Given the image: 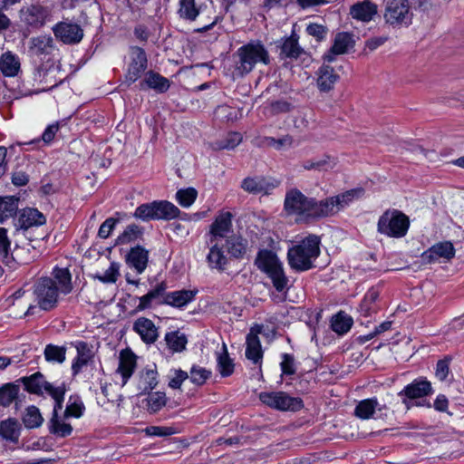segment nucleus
<instances>
[{
    "mask_svg": "<svg viewBox=\"0 0 464 464\" xmlns=\"http://www.w3.org/2000/svg\"><path fill=\"white\" fill-rule=\"evenodd\" d=\"M83 406L81 403H71L64 411L65 417H80L82 414Z\"/></svg>",
    "mask_w": 464,
    "mask_h": 464,
    "instance_id": "nucleus-63",
    "label": "nucleus"
},
{
    "mask_svg": "<svg viewBox=\"0 0 464 464\" xmlns=\"http://www.w3.org/2000/svg\"><path fill=\"white\" fill-rule=\"evenodd\" d=\"M157 377L155 365L142 369L139 373V389L142 392L153 390L158 384Z\"/></svg>",
    "mask_w": 464,
    "mask_h": 464,
    "instance_id": "nucleus-24",
    "label": "nucleus"
},
{
    "mask_svg": "<svg viewBox=\"0 0 464 464\" xmlns=\"http://www.w3.org/2000/svg\"><path fill=\"white\" fill-rule=\"evenodd\" d=\"M233 79L244 77L253 71L254 67L262 63L269 64L270 56L265 46L259 42L248 43L237 50L233 54Z\"/></svg>",
    "mask_w": 464,
    "mask_h": 464,
    "instance_id": "nucleus-3",
    "label": "nucleus"
},
{
    "mask_svg": "<svg viewBox=\"0 0 464 464\" xmlns=\"http://www.w3.org/2000/svg\"><path fill=\"white\" fill-rule=\"evenodd\" d=\"M302 51L303 50L299 46L297 39L295 35H292L284 42L280 54L285 57L297 58L301 54Z\"/></svg>",
    "mask_w": 464,
    "mask_h": 464,
    "instance_id": "nucleus-40",
    "label": "nucleus"
},
{
    "mask_svg": "<svg viewBox=\"0 0 464 464\" xmlns=\"http://www.w3.org/2000/svg\"><path fill=\"white\" fill-rule=\"evenodd\" d=\"M433 255L436 256L450 259L454 256L453 245L450 242L437 244L430 249V256H432Z\"/></svg>",
    "mask_w": 464,
    "mask_h": 464,
    "instance_id": "nucleus-45",
    "label": "nucleus"
},
{
    "mask_svg": "<svg viewBox=\"0 0 464 464\" xmlns=\"http://www.w3.org/2000/svg\"><path fill=\"white\" fill-rule=\"evenodd\" d=\"M147 67V57L142 49L134 47L131 50V63H130L126 79L134 82L139 79Z\"/></svg>",
    "mask_w": 464,
    "mask_h": 464,
    "instance_id": "nucleus-15",
    "label": "nucleus"
},
{
    "mask_svg": "<svg viewBox=\"0 0 464 464\" xmlns=\"http://www.w3.org/2000/svg\"><path fill=\"white\" fill-rule=\"evenodd\" d=\"M339 76L334 68L323 65L318 72L317 85L321 91L328 92L333 89Z\"/></svg>",
    "mask_w": 464,
    "mask_h": 464,
    "instance_id": "nucleus-23",
    "label": "nucleus"
},
{
    "mask_svg": "<svg viewBox=\"0 0 464 464\" xmlns=\"http://www.w3.org/2000/svg\"><path fill=\"white\" fill-rule=\"evenodd\" d=\"M18 208L17 199L14 198H0V221L13 217Z\"/></svg>",
    "mask_w": 464,
    "mask_h": 464,
    "instance_id": "nucleus-39",
    "label": "nucleus"
},
{
    "mask_svg": "<svg viewBox=\"0 0 464 464\" xmlns=\"http://www.w3.org/2000/svg\"><path fill=\"white\" fill-rule=\"evenodd\" d=\"M23 383L29 392L35 394H43L45 384H50L44 381L43 374L40 372H36L30 377H24Z\"/></svg>",
    "mask_w": 464,
    "mask_h": 464,
    "instance_id": "nucleus-33",
    "label": "nucleus"
},
{
    "mask_svg": "<svg viewBox=\"0 0 464 464\" xmlns=\"http://www.w3.org/2000/svg\"><path fill=\"white\" fill-rule=\"evenodd\" d=\"M241 188L248 193L266 194L274 188V185L263 177H248L242 181Z\"/></svg>",
    "mask_w": 464,
    "mask_h": 464,
    "instance_id": "nucleus-19",
    "label": "nucleus"
},
{
    "mask_svg": "<svg viewBox=\"0 0 464 464\" xmlns=\"http://www.w3.org/2000/svg\"><path fill=\"white\" fill-rule=\"evenodd\" d=\"M165 339L169 347L174 352H180L185 349L187 339L184 334L172 332L167 334Z\"/></svg>",
    "mask_w": 464,
    "mask_h": 464,
    "instance_id": "nucleus-44",
    "label": "nucleus"
},
{
    "mask_svg": "<svg viewBox=\"0 0 464 464\" xmlns=\"http://www.w3.org/2000/svg\"><path fill=\"white\" fill-rule=\"evenodd\" d=\"M44 392H46L50 396H52L55 401V405L53 409V413L58 414V410H61L63 407V401L64 395V389L63 387H53L52 384H45Z\"/></svg>",
    "mask_w": 464,
    "mask_h": 464,
    "instance_id": "nucleus-48",
    "label": "nucleus"
},
{
    "mask_svg": "<svg viewBox=\"0 0 464 464\" xmlns=\"http://www.w3.org/2000/svg\"><path fill=\"white\" fill-rule=\"evenodd\" d=\"M285 208L288 215L295 216L297 222L306 221L308 218H324L323 200L317 201L307 198L297 189L287 192Z\"/></svg>",
    "mask_w": 464,
    "mask_h": 464,
    "instance_id": "nucleus-4",
    "label": "nucleus"
},
{
    "mask_svg": "<svg viewBox=\"0 0 464 464\" xmlns=\"http://www.w3.org/2000/svg\"><path fill=\"white\" fill-rule=\"evenodd\" d=\"M362 192L361 189H352L324 199V218L336 215L339 211L349 206L356 198H359Z\"/></svg>",
    "mask_w": 464,
    "mask_h": 464,
    "instance_id": "nucleus-10",
    "label": "nucleus"
},
{
    "mask_svg": "<svg viewBox=\"0 0 464 464\" xmlns=\"http://www.w3.org/2000/svg\"><path fill=\"white\" fill-rule=\"evenodd\" d=\"M116 224V220L113 218L106 219L102 226L100 227L98 235L102 238H107L111 232L112 231L114 226Z\"/></svg>",
    "mask_w": 464,
    "mask_h": 464,
    "instance_id": "nucleus-58",
    "label": "nucleus"
},
{
    "mask_svg": "<svg viewBox=\"0 0 464 464\" xmlns=\"http://www.w3.org/2000/svg\"><path fill=\"white\" fill-rule=\"evenodd\" d=\"M292 144V139L288 136H285L282 139L276 140L275 138L267 139V145L276 148V150H280L283 147H290Z\"/></svg>",
    "mask_w": 464,
    "mask_h": 464,
    "instance_id": "nucleus-60",
    "label": "nucleus"
},
{
    "mask_svg": "<svg viewBox=\"0 0 464 464\" xmlns=\"http://www.w3.org/2000/svg\"><path fill=\"white\" fill-rule=\"evenodd\" d=\"M197 195V190L189 188L179 190L176 198L180 206L188 208L196 200Z\"/></svg>",
    "mask_w": 464,
    "mask_h": 464,
    "instance_id": "nucleus-47",
    "label": "nucleus"
},
{
    "mask_svg": "<svg viewBox=\"0 0 464 464\" xmlns=\"http://www.w3.org/2000/svg\"><path fill=\"white\" fill-rule=\"evenodd\" d=\"M140 88H144L145 85L149 88H152L160 92H166L169 87V82L158 72H149L146 73L145 78L140 82Z\"/></svg>",
    "mask_w": 464,
    "mask_h": 464,
    "instance_id": "nucleus-26",
    "label": "nucleus"
},
{
    "mask_svg": "<svg viewBox=\"0 0 464 464\" xmlns=\"http://www.w3.org/2000/svg\"><path fill=\"white\" fill-rule=\"evenodd\" d=\"M242 140V137L239 133H230L227 140H222L220 142H217L215 149L217 150H224V149H234L237 146Z\"/></svg>",
    "mask_w": 464,
    "mask_h": 464,
    "instance_id": "nucleus-52",
    "label": "nucleus"
},
{
    "mask_svg": "<svg viewBox=\"0 0 464 464\" xmlns=\"http://www.w3.org/2000/svg\"><path fill=\"white\" fill-rule=\"evenodd\" d=\"M209 375L210 372L201 367L194 366L190 371V379L198 385L203 384L207 379H208Z\"/></svg>",
    "mask_w": 464,
    "mask_h": 464,
    "instance_id": "nucleus-56",
    "label": "nucleus"
},
{
    "mask_svg": "<svg viewBox=\"0 0 464 464\" xmlns=\"http://www.w3.org/2000/svg\"><path fill=\"white\" fill-rule=\"evenodd\" d=\"M259 399L264 404L280 411H297L303 406L300 399L290 397L283 392H261Z\"/></svg>",
    "mask_w": 464,
    "mask_h": 464,
    "instance_id": "nucleus-9",
    "label": "nucleus"
},
{
    "mask_svg": "<svg viewBox=\"0 0 464 464\" xmlns=\"http://www.w3.org/2000/svg\"><path fill=\"white\" fill-rule=\"evenodd\" d=\"M320 239L310 235L298 245L288 250L287 257L290 266L296 271H305L313 266V262L320 254Z\"/></svg>",
    "mask_w": 464,
    "mask_h": 464,
    "instance_id": "nucleus-5",
    "label": "nucleus"
},
{
    "mask_svg": "<svg viewBox=\"0 0 464 464\" xmlns=\"http://www.w3.org/2000/svg\"><path fill=\"white\" fill-rule=\"evenodd\" d=\"M77 356L72 362V371L73 375L78 374L82 369L93 362L95 351L93 345L85 342H76L74 344Z\"/></svg>",
    "mask_w": 464,
    "mask_h": 464,
    "instance_id": "nucleus-13",
    "label": "nucleus"
},
{
    "mask_svg": "<svg viewBox=\"0 0 464 464\" xmlns=\"http://www.w3.org/2000/svg\"><path fill=\"white\" fill-rule=\"evenodd\" d=\"M261 332V327L253 328L246 336V356L255 363L258 362L263 357L260 340L257 334Z\"/></svg>",
    "mask_w": 464,
    "mask_h": 464,
    "instance_id": "nucleus-18",
    "label": "nucleus"
},
{
    "mask_svg": "<svg viewBox=\"0 0 464 464\" xmlns=\"http://www.w3.org/2000/svg\"><path fill=\"white\" fill-rule=\"evenodd\" d=\"M20 69V62L11 52L3 53L0 57V71L5 76H14Z\"/></svg>",
    "mask_w": 464,
    "mask_h": 464,
    "instance_id": "nucleus-25",
    "label": "nucleus"
},
{
    "mask_svg": "<svg viewBox=\"0 0 464 464\" xmlns=\"http://www.w3.org/2000/svg\"><path fill=\"white\" fill-rule=\"evenodd\" d=\"M449 374V362L448 360H440L437 363L436 376L440 381H444Z\"/></svg>",
    "mask_w": 464,
    "mask_h": 464,
    "instance_id": "nucleus-61",
    "label": "nucleus"
},
{
    "mask_svg": "<svg viewBox=\"0 0 464 464\" xmlns=\"http://www.w3.org/2000/svg\"><path fill=\"white\" fill-rule=\"evenodd\" d=\"M306 32L319 42L325 38L328 29L323 24H310L306 27Z\"/></svg>",
    "mask_w": 464,
    "mask_h": 464,
    "instance_id": "nucleus-55",
    "label": "nucleus"
},
{
    "mask_svg": "<svg viewBox=\"0 0 464 464\" xmlns=\"http://www.w3.org/2000/svg\"><path fill=\"white\" fill-rule=\"evenodd\" d=\"M282 372L285 374H294V358L289 354H284L283 361L281 362Z\"/></svg>",
    "mask_w": 464,
    "mask_h": 464,
    "instance_id": "nucleus-62",
    "label": "nucleus"
},
{
    "mask_svg": "<svg viewBox=\"0 0 464 464\" xmlns=\"http://www.w3.org/2000/svg\"><path fill=\"white\" fill-rule=\"evenodd\" d=\"M119 276V265L112 262L102 276H98V278L103 283H115Z\"/></svg>",
    "mask_w": 464,
    "mask_h": 464,
    "instance_id": "nucleus-53",
    "label": "nucleus"
},
{
    "mask_svg": "<svg viewBox=\"0 0 464 464\" xmlns=\"http://www.w3.org/2000/svg\"><path fill=\"white\" fill-rule=\"evenodd\" d=\"M59 130H60L59 123L58 122L53 123V124L49 125L44 130V131L40 139L33 140L31 143L43 141L44 144L48 145L53 140V139H54L55 135L57 134V132L59 131Z\"/></svg>",
    "mask_w": 464,
    "mask_h": 464,
    "instance_id": "nucleus-54",
    "label": "nucleus"
},
{
    "mask_svg": "<svg viewBox=\"0 0 464 464\" xmlns=\"http://www.w3.org/2000/svg\"><path fill=\"white\" fill-rule=\"evenodd\" d=\"M410 225L409 218L401 211L392 210L383 213L378 221V231L389 237H403Z\"/></svg>",
    "mask_w": 464,
    "mask_h": 464,
    "instance_id": "nucleus-7",
    "label": "nucleus"
},
{
    "mask_svg": "<svg viewBox=\"0 0 464 464\" xmlns=\"http://www.w3.org/2000/svg\"><path fill=\"white\" fill-rule=\"evenodd\" d=\"M46 221L45 217L35 208H28L24 210L22 215V222L24 227L41 226Z\"/></svg>",
    "mask_w": 464,
    "mask_h": 464,
    "instance_id": "nucleus-37",
    "label": "nucleus"
},
{
    "mask_svg": "<svg viewBox=\"0 0 464 464\" xmlns=\"http://www.w3.org/2000/svg\"><path fill=\"white\" fill-rule=\"evenodd\" d=\"M72 290V275L68 268L55 267L49 276L38 278L34 285V295L37 304H29L24 315H34L37 309L50 311L54 309L61 295Z\"/></svg>",
    "mask_w": 464,
    "mask_h": 464,
    "instance_id": "nucleus-2",
    "label": "nucleus"
},
{
    "mask_svg": "<svg viewBox=\"0 0 464 464\" xmlns=\"http://www.w3.org/2000/svg\"><path fill=\"white\" fill-rule=\"evenodd\" d=\"M431 392V384L428 381H414L411 384L407 385L399 395L406 396L408 399H418L422 398Z\"/></svg>",
    "mask_w": 464,
    "mask_h": 464,
    "instance_id": "nucleus-21",
    "label": "nucleus"
},
{
    "mask_svg": "<svg viewBox=\"0 0 464 464\" xmlns=\"http://www.w3.org/2000/svg\"><path fill=\"white\" fill-rule=\"evenodd\" d=\"M354 45L353 35L348 33H339L334 38V44L330 51L324 55V60L331 63L335 59V55L345 53Z\"/></svg>",
    "mask_w": 464,
    "mask_h": 464,
    "instance_id": "nucleus-16",
    "label": "nucleus"
},
{
    "mask_svg": "<svg viewBox=\"0 0 464 464\" xmlns=\"http://www.w3.org/2000/svg\"><path fill=\"white\" fill-rule=\"evenodd\" d=\"M388 40L387 36H377L370 38L365 43V48L369 49L371 52L374 51L378 47L382 46Z\"/></svg>",
    "mask_w": 464,
    "mask_h": 464,
    "instance_id": "nucleus-64",
    "label": "nucleus"
},
{
    "mask_svg": "<svg viewBox=\"0 0 464 464\" xmlns=\"http://www.w3.org/2000/svg\"><path fill=\"white\" fill-rule=\"evenodd\" d=\"M378 406L376 399H367L360 401L355 408L354 413L360 419H369L374 413Z\"/></svg>",
    "mask_w": 464,
    "mask_h": 464,
    "instance_id": "nucleus-36",
    "label": "nucleus"
},
{
    "mask_svg": "<svg viewBox=\"0 0 464 464\" xmlns=\"http://www.w3.org/2000/svg\"><path fill=\"white\" fill-rule=\"evenodd\" d=\"M19 386L7 383L0 388V405L4 407L9 406L17 397Z\"/></svg>",
    "mask_w": 464,
    "mask_h": 464,
    "instance_id": "nucleus-38",
    "label": "nucleus"
},
{
    "mask_svg": "<svg viewBox=\"0 0 464 464\" xmlns=\"http://www.w3.org/2000/svg\"><path fill=\"white\" fill-rule=\"evenodd\" d=\"M49 429L51 433L59 437L69 436L72 431V427L71 424L66 423L62 419H60L58 414H56V411L53 414V417L50 420Z\"/></svg>",
    "mask_w": 464,
    "mask_h": 464,
    "instance_id": "nucleus-35",
    "label": "nucleus"
},
{
    "mask_svg": "<svg viewBox=\"0 0 464 464\" xmlns=\"http://www.w3.org/2000/svg\"><path fill=\"white\" fill-rule=\"evenodd\" d=\"M335 165V159L329 155H324L321 159L306 160L301 163V166L305 170L314 169L317 171H326L328 169H332Z\"/></svg>",
    "mask_w": 464,
    "mask_h": 464,
    "instance_id": "nucleus-28",
    "label": "nucleus"
},
{
    "mask_svg": "<svg viewBox=\"0 0 464 464\" xmlns=\"http://www.w3.org/2000/svg\"><path fill=\"white\" fill-rule=\"evenodd\" d=\"M21 21L31 27L40 28L44 25L49 15L47 7L40 4H31L19 11Z\"/></svg>",
    "mask_w": 464,
    "mask_h": 464,
    "instance_id": "nucleus-11",
    "label": "nucleus"
},
{
    "mask_svg": "<svg viewBox=\"0 0 464 464\" xmlns=\"http://www.w3.org/2000/svg\"><path fill=\"white\" fill-rule=\"evenodd\" d=\"M188 378V374L187 372L181 370L175 371V376L170 379L169 385L173 389L179 388L181 383Z\"/></svg>",
    "mask_w": 464,
    "mask_h": 464,
    "instance_id": "nucleus-59",
    "label": "nucleus"
},
{
    "mask_svg": "<svg viewBox=\"0 0 464 464\" xmlns=\"http://www.w3.org/2000/svg\"><path fill=\"white\" fill-rule=\"evenodd\" d=\"M409 0H389L386 5L384 19L393 26H408L412 20Z\"/></svg>",
    "mask_w": 464,
    "mask_h": 464,
    "instance_id": "nucleus-8",
    "label": "nucleus"
},
{
    "mask_svg": "<svg viewBox=\"0 0 464 464\" xmlns=\"http://www.w3.org/2000/svg\"><path fill=\"white\" fill-rule=\"evenodd\" d=\"M166 404V397L164 393L153 392L149 394L147 399L148 411L151 413L159 411Z\"/></svg>",
    "mask_w": 464,
    "mask_h": 464,
    "instance_id": "nucleus-46",
    "label": "nucleus"
},
{
    "mask_svg": "<svg viewBox=\"0 0 464 464\" xmlns=\"http://www.w3.org/2000/svg\"><path fill=\"white\" fill-rule=\"evenodd\" d=\"M218 367L220 369V373L223 376H228L233 372L234 364L231 359L228 357L226 345L223 344V353L219 354L218 358Z\"/></svg>",
    "mask_w": 464,
    "mask_h": 464,
    "instance_id": "nucleus-49",
    "label": "nucleus"
},
{
    "mask_svg": "<svg viewBox=\"0 0 464 464\" xmlns=\"http://www.w3.org/2000/svg\"><path fill=\"white\" fill-rule=\"evenodd\" d=\"M20 424L14 419H7L0 422V436L14 443L18 441L20 436Z\"/></svg>",
    "mask_w": 464,
    "mask_h": 464,
    "instance_id": "nucleus-27",
    "label": "nucleus"
},
{
    "mask_svg": "<svg viewBox=\"0 0 464 464\" xmlns=\"http://www.w3.org/2000/svg\"><path fill=\"white\" fill-rule=\"evenodd\" d=\"M195 296V292L181 290L169 293L164 296V302L168 304L180 307L190 302Z\"/></svg>",
    "mask_w": 464,
    "mask_h": 464,
    "instance_id": "nucleus-32",
    "label": "nucleus"
},
{
    "mask_svg": "<svg viewBox=\"0 0 464 464\" xmlns=\"http://www.w3.org/2000/svg\"><path fill=\"white\" fill-rule=\"evenodd\" d=\"M156 219H171L179 216V209L169 201H154Z\"/></svg>",
    "mask_w": 464,
    "mask_h": 464,
    "instance_id": "nucleus-31",
    "label": "nucleus"
},
{
    "mask_svg": "<svg viewBox=\"0 0 464 464\" xmlns=\"http://www.w3.org/2000/svg\"><path fill=\"white\" fill-rule=\"evenodd\" d=\"M154 202L149 204H142L135 210V217L143 220L156 219L154 217Z\"/></svg>",
    "mask_w": 464,
    "mask_h": 464,
    "instance_id": "nucleus-51",
    "label": "nucleus"
},
{
    "mask_svg": "<svg viewBox=\"0 0 464 464\" xmlns=\"http://www.w3.org/2000/svg\"><path fill=\"white\" fill-rule=\"evenodd\" d=\"M256 264L268 275L277 291H283L286 287L288 279L284 273L282 264L273 252L261 251L258 254Z\"/></svg>",
    "mask_w": 464,
    "mask_h": 464,
    "instance_id": "nucleus-6",
    "label": "nucleus"
},
{
    "mask_svg": "<svg viewBox=\"0 0 464 464\" xmlns=\"http://www.w3.org/2000/svg\"><path fill=\"white\" fill-rule=\"evenodd\" d=\"M292 109L291 103L287 101L278 100L269 103L264 108V113L266 116H274L280 113L290 111Z\"/></svg>",
    "mask_w": 464,
    "mask_h": 464,
    "instance_id": "nucleus-42",
    "label": "nucleus"
},
{
    "mask_svg": "<svg viewBox=\"0 0 464 464\" xmlns=\"http://www.w3.org/2000/svg\"><path fill=\"white\" fill-rule=\"evenodd\" d=\"M353 324V319L343 312L338 313L332 319V329L338 334H343L347 333Z\"/></svg>",
    "mask_w": 464,
    "mask_h": 464,
    "instance_id": "nucleus-34",
    "label": "nucleus"
},
{
    "mask_svg": "<svg viewBox=\"0 0 464 464\" xmlns=\"http://www.w3.org/2000/svg\"><path fill=\"white\" fill-rule=\"evenodd\" d=\"M133 329L147 343H153L159 336L158 329L153 322L145 317L138 318L133 324Z\"/></svg>",
    "mask_w": 464,
    "mask_h": 464,
    "instance_id": "nucleus-17",
    "label": "nucleus"
},
{
    "mask_svg": "<svg viewBox=\"0 0 464 464\" xmlns=\"http://www.w3.org/2000/svg\"><path fill=\"white\" fill-rule=\"evenodd\" d=\"M232 233V215L221 213L210 226L208 245L209 254L208 261L212 267L223 269L227 265V255L234 257L241 256L246 249L243 240L230 236Z\"/></svg>",
    "mask_w": 464,
    "mask_h": 464,
    "instance_id": "nucleus-1",
    "label": "nucleus"
},
{
    "mask_svg": "<svg viewBox=\"0 0 464 464\" xmlns=\"http://www.w3.org/2000/svg\"><path fill=\"white\" fill-rule=\"evenodd\" d=\"M66 349L53 344H48L44 349L45 359L49 362H63L65 360Z\"/></svg>",
    "mask_w": 464,
    "mask_h": 464,
    "instance_id": "nucleus-43",
    "label": "nucleus"
},
{
    "mask_svg": "<svg viewBox=\"0 0 464 464\" xmlns=\"http://www.w3.org/2000/svg\"><path fill=\"white\" fill-rule=\"evenodd\" d=\"M127 261L138 273H142L147 266L148 252L140 246L133 247L128 255Z\"/></svg>",
    "mask_w": 464,
    "mask_h": 464,
    "instance_id": "nucleus-29",
    "label": "nucleus"
},
{
    "mask_svg": "<svg viewBox=\"0 0 464 464\" xmlns=\"http://www.w3.org/2000/svg\"><path fill=\"white\" fill-rule=\"evenodd\" d=\"M204 9V5H198L196 0H179L178 14L183 20L193 22Z\"/></svg>",
    "mask_w": 464,
    "mask_h": 464,
    "instance_id": "nucleus-20",
    "label": "nucleus"
},
{
    "mask_svg": "<svg viewBox=\"0 0 464 464\" xmlns=\"http://www.w3.org/2000/svg\"><path fill=\"white\" fill-rule=\"evenodd\" d=\"M0 262L9 267H12L15 263L6 229L2 227H0Z\"/></svg>",
    "mask_w": 464,
    "mask_h": 464,
    "instance_id": "nucleus-30",
    "label": "nucleus"
},
{
    "mask_svg": "<svg viewBox=\"0 0 464 464\" xmlns=\"http://www.w3.org/2000/svg\"><path fill=\"white\" fill-rule=\"evenodd\" d=\"M145 433L149 436L166 437L175 433L171 427L150 426L145 429Z\"/></svg>",
    "mask_w": 464,
    "mask_h": 464,
    "instance_id": "nucleus-57",
    "label": "nucleus"
},
{
    "mask_svg": "<svg viewBox=\"0 0 464 464\" xmlns=\"http://www.w3.org/2000/svg\"><path fill=\"white\" fill-rule=\"evenodd\" d=\"M141 234L140 227L136 225H129L121 236H119L118 244H127L137 239Z\"/></svg>",
    "mask_w": 464,
    "mask_h": 464,
    "instance_id": "nucleus-50",
    "label": "nucleus"
},
{
    "mask_svg": "<svg viewBox=\"0 0 464 464\" xmlns=\"http://www.w3.org/2000/svg\"><path fill=\"white\" fill-rule=\"evenodd\" d=\"M56 38L64 44H72L79 43L83 36L82 29L76 24L61 22L53 27Z\"/></svg>",
    "mask_w": 464,
    "mask_h": 464,
    "instance_id": "nucleus-12",
    "label": "nucleus"
},
{
    "mask_svg": "<svg viewBox=\"0 0 464 464\" xmlns=\"http://www.w3.org/2000/svg\"><path fill=\"white\" fill-rule=\"evenodd\" d=\"M23 421L27 428L32 429L39 427L43 423L44 419L38 408L31 406L27 408L26 412L23 418Z\"/></svg>",
    "mask_w": 464,
    "mask_h": 464,
    "instance_id": "nucleus-41",
    "label": "nucleus"
},
{
    "mask_svg": "<svg viewBox=\"0 0 464 464\" xmlns=\"http://www.w3.org/2000/svg\"><path fill=\"white\" fill-rule=\"evenodd\" d=\"M135 367L136 355L129 350L121 351L120 354L118 372L122 376L123 384H125L128 379L132 375Z\"/></svg>",
    "mask_w": 464,
    "mask_h": 464,
    "instance_id": "nucleus-22",
    "label": "nucleus"
},
{
    "mask_svg": "<svg viewBox=\"0 0 464 464\" xmlns=\"http://www.w3.org/2000/svg\"><path fill=\"white\" fill-rule=\"evenodd\" d=\"M378 6L371 0L357 2L350 7V15L353 19L368 23L377 14Z\"/></svg>",
    "mask_w": 464,
    "mask_h": 464,
    "instance_id": "nucleus-14",
    "label": "nucleus"
}]
</instances>
